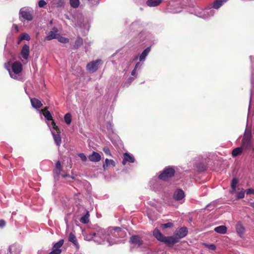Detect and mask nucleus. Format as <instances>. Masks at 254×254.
Masks as SVG:
<instances>
[{
    "mask_svg": "<svg viewBox=\"0 0 254 254\" xmlns=\"http://www.w3.org/2000/svg\"><path fill=\"white\" fill-rule=\"evenodd\" d=\"M103 240L108 242L110 245L115 243L117 238L121 237L123 235V231L120 227H110L104 230L103 233Z\"/></svg>",
    "mask_w": 254,
    "mask_h": 254,
    "instance_id": "1",
    "label": "nucleus"
},
{
    "mask_svg": "<svg viewBox=\"0 0 254 254\" xmlns=\"http://www.w3.org/2000/svg\"><path fill=\"white\" fill-rule=\"evenodd\" d=\"M175 172L173 167L167 166L164 168L162 172L159 175L158 178L163 181H169L174 176Z\"/></svg>",
    "mask_w": 254,
    "mask_h": 254,
    "instance_id": "2",
    "label": "nucleus"
},
{
    "mask_svg": "<svg viewBox=\"0 0 254 254\" xmlns=\"http://www.w3.org/2000/svg\"><path fill=\"white\" fill-rule=\"evenodd\" d=\"M252 134L251 132H245L242 140V146L243 149L246 150L250 149L252 146L251 141Z\"/></svg>",
    "mask_w": 254,
    "mask_h": 254,
    "instance_id": "3",
    "label": "nucleus"
},
{
    "mask_svg": "<svg viewBox=\"0 0 254 254\" xmlns=\"http://www.w3.org/2000/svg\"><path fill=\"white\" fill-rule=\"evenodd\" d=\"M53 128L57 132V133H52L54 141L57 146H60L62 143V139L60 135V130L58 127L56 125L54 121L52 122Z\"/></svg>",
    "mask_w": 254,
    "mask_h": 254,
    "instance_id": "4",
    "label": "nucleus"
},
{
    "mask_svg": "<svg viewBox=\"0 0 254 254\" xmlns=\"http://www.w3.org/2000/svg\"><path fill=\"white\" fill-rule=\"evenodd\" d=\"M101 62L100 59H97L95 61L89 63L86 65L87 69L92 72L96 71L98 68V64Z\"/></svg>",
    "mask_w": 254,
    "mask_h": 254,
    "instance_id": "5",
    "label": "nucleus"
},
{
    "mask_svg": "<svg viewBox=\"0 0 254 254\" xmlns=\"http://www.w3.org/2000/svg\"><path fill=\"white\" fill-rule=\"evenodd\" d=\"M19 14L20 16H32L34 10L30 7H24L20 9Z\"/></svg>",
    "mask_w": 254,
    "mask_h": 254,
    "instance_id": "6",
    "label": "nucleus"
},
{
    "mask_svg": "<svg viewBox=\"0 0 254 254\" xmlns=\"http://www.w3.org/2000/svg\"><path fill=\"white\" fill-rule=\"evenodd\" d=\"M58 32V29L56 27H54L52 30L48 33V34L45 37V39L50 41L54 39H57L58 36H59Z\"/></svg>",
    "mask_w": 254,
    "mask_h": 254,
    "instance_id": "7",
    "label": "nucleus"
},
{
    "mask_svg": "<svg viewBox=\"0 0 254 254\" xmlns=\"http://www.w3.org/2000/svg\"><path fill=\"white\" fill-rule=\"evenodd\" d=\"M129 242L134 245L140 246L143 244L141 238L138 235H133L130 237Z\"/></svg>",
    "mask_w": 254,
    "mask_h": 254,
    "instance_id": "8",
    "label": "nucleus"
},
{
    "mask_svg": "<svg viewBox=\"0 0 254 254\" xmlns=\"http://www.w3.org/2000/svg\"><path fill=\"white\" fill-rule=\"evenodd\" d=\"M188 234V229L185 227L180 228L178 231H177L175 234L177 238H178V240L182 238H183L187 236Z\"/></svg>",
    "mask_w": 254,
    "mask_h": 254,
    "instance_id": "9",
    "label": "nucleus"
},
{
    "mask_svg": "<svg viewBox=\"0 0 254 254\" xmlns=\"http://www.w3.org/2000/svg\"><path fill=\"white\" fill-rule=\"evenodd\" d=\"M11 68L14 73L18 74L20 73L22 70V65L20 62H15L12 64Z\"/></svg>",
    "mask_w": 254,
    "mask_h": 254,
    "instance_id": "10",
    "label": "nucleus"
},
{
    "mask_svg": "<svg viewBox=\"0 0 254 254\" xmlns=\"http://www.w3.org/2000/svg\"><path fill=\"white\" fill-rule=\"evenodd\" d=\"M184 191L180 189H177L174 192L173 197L176 200H182L185 197Z\"/></svg>",
    "mask_w": 254,
    "mask_h": 254,
    "instance_id": "11",
    "label": "nucleus"
},
{
    "mask_svg": "<svg viewBox=\"0 0 254 254\" xmlns=\"http://www.w3.org/2000/svg\"><path fill=\"white\" fill-rule=\"evenodd\" d=\"M62 170L63 167L61 165V162L58 160L56 162L55 169L53 171L55 178H58L59 177Z\"/></svg>",
    "mask_w": 254,
    "mask_h": 254,
    "instance_id": "12",
    "label": "nucleus"
},
{
    "mask_svg": "<svg viewBox=\"0 0 254 254\" xmlns=\"http://www.w3.org/2000/svg\"><path fill=\"white\" fill-rule=\"evenodd\" d=\"M164 240L163 242L171 245H174L179 242L178 238L175 235L173 236L165 237Z\"/></svg>",
    "mask_w": 254,
    "mask_h": 254,
    "instance_id": "13",
    "label": "nucleus"
},
{
    "mask_svg": "<svg viewBox=\"0 0 254 254\" xmlns=\"http://www.w3.org/2000/svg\"><path fill=\"white\" fill-rule=\"evenodd\" d=\"M89 160L93 162H97L101 160V155L97 152L93 151L92 153L88 156Z\"/></svg>",
    "mask_w": 254,
    "mask_h": 254,
    "instance_id": "14",
    "label": "nucleus"
},
{
    "mask_svg": "<svg viewBox=\"0 0 254 254\" xmlns=\"http://www.w3.org/2000/svg\"><path fill=\"white\" fill-rule=\"evenodd\" d=\"M21 54L22 58L27 60L29 55V46L28 45L25 44L21 50Z\"/></svg>",
    "mask_w": 254,
    "mask_h": 254,
    "instance_id": "15",
    "label": "nucleus"
},
{
    "mask_svg": "<svg viewBox=\"0 0 254 254\" xmlns=\"http://www.w3.org/2000/svg\"><path fill=\"white\" fill-rule=\"evenodd\" d=\"M153 235L158 240L162 242L164 241L165 237L163 235L159 229L155 228L153 232Z\"/></svg>",
    "mask_w": 254,
    "mask_h": 254,
    "instance_id": "16",
    "label": "nucleus"
},
{
    "mask_svg": "<svg viewBox=\"0 0 254 254\" xmlns=\"http://www.w3.org/2000/svg\"><path fill=\"white\" fill-rule=\"evenodd\" d=\"M236 229L237 233L241 237L244 234L245 229L241 222H238L236 225Z\"/></svg>",
    "mask_w": 254,
    "mask_h": 254,
    "instance_id": "17",
    "label": "nucleus"
},
{
    "mask_svg": "<svg viewBox=\"0 0 254 254\" xmlns=\"http://www.w3.org/2000/svg\"><path fill=\"white\" fill-rule=\"evenodd\" d=\"M68 241L73 243L77 249H79V245L78 243L76 237L73 233L71 232L70 233L68 236Z\"/></svg>",
    "mask_w": 254,
    "mask_h": 254,
    "instance_id": "18",
    "label": "nucleus"
},
{
    "mask_svg": "<svg viewBox=\"0 0 254 254\" xmlns=\"http://www.w3.org/2000/svg\"><path fill=\"white\" fill-rule=\"evenodd\" d=\"M32 106L36 109L41 107L43 105L41 102L36 98H33L30 99Z\"/></svg>",
    "mask_w": 254,
    "mask_h": 254,
    "instance_id": "19",
    "label": "nucleus"
},
{
    "mask_svg": "<svg viewBox=\"0 0 254 254\" xmlns=\"http://www.w3.org/2000/svg\"><path fill=\"white\" fill-rule=\"evenodd\" d=\"M48 107H45L44 109H42L41 110V112H42L43 115L44 116L45 118L48 120V121H52L53 120V117L52 116L51 113L48 110Z\"/></svg>",
    "mask_w": 254,
    "mask_h": 254,
    "instance_id": "20",
    "label": "nucleus"
},
{
    "mask_svg": "<svg viewBox=\"0 0 254 254\" xmlns=\"http://www.w3.org/2000/svg\"><path fill=\"white\" fill-rule=\"evenodd\" d=\"M110 165L112 166L113 167H115L116 166V163L115 161L112 159H106L105 162L103 165V168L104 170H106L107 168Z\"/></svg>",
    "mask_w": 254,
    "mask_h": 254,
    "instance_id": "21",
    "label": "nucleus"
},
{
    "mask_svg": "<svg viewBox=\"0 0 254 254\" xmlns=\"http://www.w3.org/2000/svg\"><path fill=\"white\" fill-rule=\"evenodd\" d=\"M162 0H148L146 1V4L150 7L156 6L160 4Z\"/></svg>",
    "mask_w": 254,
    "mask_h": 254,
    "instance_id": "22",
    "label": "nucleus"
},
{
    "mask_svg": "<svg viewBox=\"0 0 254 254\" xmlns=\"http://www.w3.org/2000/svg\"><path fill=\"white\" fill-rule=\"evenodd\" d=\"M83 44V39L78 36L77 37L76 40L75 41L74 45H73V48L74 49H78Z\"/></svg>",
    "mask_w": 254,
    "mask_h": 254,
    "instance_id": "23",
    "label": "nucleus"
},
{
    "mask_svg": "<svg viewBox=\"0 0 254 254\" xmlns=\"http://www.w3.org/2000/svg\"><path fill=\"white\" fill-rule=\"evenodd\" d=\"M214 231L218 233L224 234L227 232V228L225 226H219L215 228Z\"/></svg>",
    "mask_w": 254,
    "mask_h": 254,
    "instance_id": "24",
    "label": "nucleus"
},
{
    "mask_svg": "<svg viewBox=\"0 0 254 254\" xmlns=\"http://www.w3.org/2000/svg\"><path fill=\"white\" fill-rule=\"evenodd\" d=\"M243 149L241 146L234 149L232 151V156L233 157H236L241 155L243 152Z\"/></svg>",
    "mask_w": 254,
    "mask_h": 254,
    "instance_id": "25",
    "label": "nucleus"
},
{
    "mask_svg": "<svg viewBox=\"0 0 254 254\" xmlns=\"http://www.w3.org/2000/svg\"><path fill=\"white\" fill-rule=\"evenodd\" d=\"M124 157L127 162L129 163H133L135 161L133 156L128 153H125L124 154Z\"/></svg>",
    "mask_w": 254,
    "mask_h": 254,
    "instance_id": "26",
    "label": "nucleus"
},
{
    "mask_svg": "<svg viewBox=\"0 0 254 254\" xmlns=\"http://www.w3.org/2000/svg\"><path fill=\"white\" fill-rule=\"evenodd\" d=\"M89 213L87 211L86 214L80 219V222L83 224H87L89 221Z\"/></svg>",
    "mask_w": 254,
    "mask_h": 254,
    "instance_id": "27",
    "label": "nucleus"
},
{
    "mask_svg": "<svg viewBox=\"0 0 254 254\" xmlns=\"http://www.w3.org/2000/svg\"><path fill=\"white\" fill-rule=\"evenodd\" d=\"M150 51V48L147 47L146 48L141 54L140 57H139V60L140 61L143 60L145 59L148 54Z\"/></svg>",
    "mask_w": 254,
    "mask_h": 254,
    "instance_id": "28",
    "label": "nucleus"
},
{
    "mask_svg": "<svg viewBox=\"0 0 254 254\" xmlns=\"http://www.w3.org/2000/svg\"><path fill=\"white\" fill-rule=\"evenodd\" d=\"M64 243V240L63 239L60 240L59 242L54 244L53 249L54 250H61L60 248L63 245Z\"/></svg>",
    "mask_w": 254,
    "mask_h": 254,
    "instance_id": "29",
    "label": "nucleus"
},
{
    "mask_svg": "<svg viewBox=\"0 0 254 254\" xmlns=\"http://www.w3.org/2000/svg\"><path fill=\"white\" fill-rule=\"evenodd\" d=\"M104 232V229H100L97 233H93V234H91V235L93 236V237H95V236H98L99 237H100L103 240V233Z\"/></svg>",
    "mask_w": 254,
    "mask_h": 254,
    "instance_id": "30",
    "label": "nucleus"
},
{
    "mask_svg": "<svg viewBox=\"0 0 254 254\" xmlns=\"http://www.w3.org/2000/svg\"><path fill=\"white\" fill-rule=\"evenodd\" d=\"M64 120L67 125H70L71 122V115L70 113H66L64 117Z\"/></svg>",
    "mask_w": 254,
    "mask_h": 254,
    "instance_id": "31",
    "label": "nucleus"
},
{
    "mask_svg": "<svg viewBox=\"0 0 254 254\" xmlns=\"http://www.w3.org/2000/svg\"><path fill=\"white\" fill-rule=\"evenodd\" d=\"M57 39H58L59 42L62 43H68L69 41L68 38L60 36V35L58 36Z\"/></svg>",
    "mask_w": 254,
    "mask_h": 254,
    "instance_id": "32",
    "label": "nucleus"
},
{
    "mask_svg": "<svg viewBox=\"0 0 254 254\" xmlns=\"http://www.w3.org/2000/svg\"><path fill=\"white\" fill-rule=\"evenodd\" d=\"M238 183V180L236 178H233L231 182V188L233 191L236 190V186Z\"/></svg>",
    "mask_w": 254,
    "mask_h": 254,
    "instance_id": "33",
    "label": "nucleus"
},
{
    "mask_svg": "<svg viewBox=\"0 0 254 254\" xmlns=\"http://www.w3.org/2000/svg\"><path fill=\"white\" fill-rule=\"evenodd\" d=\"M69 2L71 6L74 8H77L79 5V0H70Z\"/></svg>",
    "mask_w": 254,
    "mask_h": 254,
    "instance_id": "34",
    "label": "nucleus"
},
{
    "mask_svg": "<svg viewBox=\"0 0 254 254\" xmlns=\"http://www.w3.org/2000/svg\"><path fill=\"white\" fill-rule=\"evenodd\" d=\"M173 226V224L171 222H168L167 223L162 224L161 225V228L164 230L168 228H171Z\"/></svg>",
    "mask_w": 254,
    "mask_h": 254,
    "instance_id": "35",
    "label": "nucleus"
},
{
    "mask_svg": "<svg viewBox=\"0 0 254 254\" xmlns=\"http://www.w3.org/2000/svg\"><path fill=\"white\" fill-rule=\"evenodd\" d=\"M30 39V37L28 34L27 33H23L22 34L21 37H20V41L25 40L27 41H29Z\"/></svg>",
    "mask_w": 254,
    "mask_h": 254,
    "instance_id": "36",
    "label": "nucleus"
},
{
    "mask_svg": "<svg viewBox=\"0 0 254 254\" xmlns=\"http://www.w3.org/2000/svg\"><path fill=\"white\" fill-rule=\"evenodd\" d=\"M103 151L107 155H108L109 156H112V154H111L110 150L108 147L105 146V147H103Z\"/></svg>",
    "mask_w": 254,
    "mask_h": 254,
    "instance_id": "37",
    "label": "nucleus"
},
{
    "mask_svg": "<svg viewBox=\"0 0 254 254\" xmlns=\"http://www.w3.org/2000/svg\"><path fill=\"white\" fill-rule=\"evenodd\" d=\"M78 156L80 157V158L81 159V160L83 161V162H86V160H87V157L86 156V155L83 153H80L78 154Z\"/></svg>",
    "mask_w": 254,
    "mask_h": 254,
    "instance_id": "38",
    "label": "nucleus"
},
{
    "mask_svg": "<svg viewBox=\"0 0 254 254\" xmlns=\"http://www.w3.org/2000/svg\"><path fill=\"white\" fill-rule=\"evenodd\" d=\"M197 169L199 172H203L205 170V167L203 164H199L197 165Z\"/></svg>",
    "mask_w": 254,
    "mask_h": 254,
    "instance_id": "39",
    "label": "nucleus"
},
{
    "mask_svg": "<svg viewBox=\"0 0 254 254\" xmlns=\"http://www.w3.org/2000/svg\"><path fill=\"white\" fill-rule=\"evenodd\" d=\"M62 252V250H54L53 249L49 254H61Z\"/></svg>",
    "mask_w": 254,
    "mask_h": 254,
    "instance_id": "40",
    "label": "nucleus"
},
{
    "mask_svg": "<svg viewBox=\"0 0 254 254\" xmlns=\"http://www.w3.org/2000/svg\"><path fill=\"white\" fill-rule=\"evenodd\" d=\"M89 3L91 5H96L99 3L100 0H87Z\"/></svg>",
    "mask_w": 254,
    "mask_h": 254,
    "instance_id": "41",
    "label": "nucleus"
},
{
    "mask_svg": "<svg viewBox=\"0 0 254 254\" xmlns=\"http://www.w3.org/2000/svg\"><path fill=\"white\" fill-rule=\"evenodd\" d=\"M206 247L211 250H215L216 249V246L214 244H208L205 245Z\"/></svg>",
    "mask_w": 254,
    "mask_h": 254,
    "instance_id": "42",
    "label": "nucleus"
},
{
    "mask_svg": "<svg viewBox=\"0 0 254 254\" xmlns=\"http://www.w3.org/2000/svg\"><path fill=\"white\" fill-rule=\"evenodd\" d=\"M245 197V192L244 191H240L237 194V198L238 199L243 198Z\"/></svg>",
    "mask_w": 254,
    "mask_h": 254,
    "instance_id": "43",
    "label": "nucleus"
},
{
    "mask_svg": "<svg viewBox=\"0 0 254 254\" xmlns=\"http://www.w3.org/2000/svg\"><path fill=\"white\" fill-rule=\"evenodd\" d=\"M47 4L44 0H40L38 2V5L40 7H43Z\"/></svg>",
    "mask_w": 254,
    "mask_h": 254,
    "instance_id": "44",
    "label": "nucleus"
},
{
    "mask_svg": "<svg viewBox=\"0 0 254 254\" xmlns=\"http://www.w3.org/2000/svg\"><path fill=\"white\" fill-rule=\"evenodd\" d=\"M247 194H254V190L249 189L247 190Z\"/></svg>",
    "mask_w": 254,
    "mask_h": 254,
    "instance_id": "45",
    "label": "nucleus"
},
{
    "mask_svg": "<svg viewBox=\"0 0 254 254\" xmlns=\"http://www.w3.org/2000/svg\"><path fill=\"white\" fill-rule=\"evenodd\" d=\"M5 225V222L3 220H0V227L2 228Z\"/></svg>",
    "mask_w": 254,
    "mask_h": 254,
    "instance_id": "46",
    "label": "nucleus"
},
{
    "mask_svg": "<svg viewBox=\"0 0 254 254\" xmlns=\"http://www.w3.org/2000/svg\"><path fill=\"white\" fill-rule=\"evenodd\" d=\"M136 69L134 68L131 71V75L136 77Z\"/></svg>",
    "mask_w": 254,
    "mask_h": 254,
    "instance_id": "47",
    "label": "nucleus"
},
{
    "mask_svg": "<svg viewBox=\"0 0 254 254\" xmlns=\"http://www.w3.org/2000/svg\"><path fill=\"white\" fill-rule=\"evenodd\" d=\"M133 80V78H132V77L129 78L127 81L128 82V85H127V86L129 85Z\"/></svg>",
    "mask_w": 254,
    "mask_h": 254,
    "instance_id": "48",
    "label": "nucleus"
},
{
    "mask_svg": "<svg viewBox=\"0 0 254 254\" xmlns=\"http://www.w3.org/2000/svg\"><path fill=\"white\" fill-rule=\"evenodd\" d=\"M23 18L27 20L28 21H31L32 20L33 17H22Z\"/></svg>",
    "mask_w": 254,
    "mask_h": 254,
    "instance_id": "49",
    "label": "nucleus"
},
{
    "mask_svg": "<svg viewBox=\"0 0 254 254\" xmlns=\"http://www.w3.org/2000/svg\"><path fill=\"white\" fill-rule=\"evenodd\" d=\"M140 63L139 62H137V63L136 64H135V67H134V68H135V69H137V68H138V66H139V65H140Z\"/></svg>",
    "mask_w": 254,
    "mask_h": 254,
    "instance_id": "50",
    "label": "nucleus"
},
{
    "mask_svg": "<svg viewBox=\"0 0 254 254\" xmlns=\"http://www.w3.org/2000/svg\"><path fill=\"white\" fill-rule=\"evenodd\" d=\"M127 161L125 160V159L124 158L123 160L122 161V164L124 165H125L127 163Z\"/></svg>",
    "mask_w": 254,
    "mask_h": 254,
    "instance_id": "51",
    "label": "nucleus"
},
{
    "mask_svg": "<svg viewBox=\"0 0 254 254\" xmlns=\"http://www.w3.org/2000/svg\"><path fill=\"white\" fill-rule=\"evenodd\" d=\"M62 177L64 178L66 177H69V175L68 174H65L62 175Z\"/></svg>",
    "mask_w": 254,
    "mask_h": 254,
    "instance_id": "52",
    "label": "nucleus"
},
{
    "mask_svg": "<svg viewBox=\"0 0 254 254\" xmlns=\"http://www.w3.org/2000/svg\"><path fill=\"white\" fill-rule=\"evenodd\" d=\"M250 205H251V206H252V207H253L254 208V202L251 203Z\"/></svg>",
    "mask_w": 254,
    "mask_h": 254,
    "instance_id": "53",
    "label": "nucleus"
},
{
    "mask_svg": "<svg viewBox=\"0 0 254 254\" xmlns=\"http://www.w3.org/2000/svg\"><path fill=\"white\" fill-rule=\"evenodd\" d=\"M21 41H20V38L18 39V44H19Z\"/></svg>",
    "mask_w": 254,
    "mask_h": 254,
    "instance_id": "54",
    "label": "nucleus"
},
{
    "mask_svg": "<svg viewBox=\"0 0 254 254\" xmlns=\"http://www.w3.org/2000/svg\"><path fill=\"white\" fill-rule=\"evenodd\" d=\"M12 247V246H10V247H9V251H11Z\"/></svg>",
    "mask_w": 254,
    "mask_h": 254,
    "instance_id": "55",
    "label": "nucleus"
}]
</instances>
